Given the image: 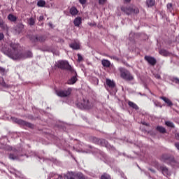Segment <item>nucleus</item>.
<instances>
[{
    "instance_id": "2",
    "label": "nucleus",
    "mask_w": 179,
    "mask_h": 179,
    "mask_svg": "<svg viewBox=\"0 0 179 179\" xmlns=\"http://www.w3.org/2000/svg\"><path fill=\"white\" fill-rule=\"evenodd\" d=\"M161 160L163 163H166V164L170 166H176L177 164V161L174 159V156L170 154H164L161 157Z\"/></svg>"
},
{
    "instance_id": "52",
    "label": "nucleus",
    "mask_w": 179,
    "mask_h": 179,
    "mask_svg": "<svg viewBox=\"0 0 179 179\" xmlns=\"http://www.w3.org/2000/svg\"><path fill=\"white\" fill-rule=\"evenodd\" d=\"M50 24V27L52 26V24Z\"/></svg>"
},
{
    "instance_id": "16",
    "label": "nucleus",
    "mask_w": 179,
    "mask_h": 179,
    "mask_svg": "<svg viewBox=\"0 0 179 179\" xmlns=\"http://www.w3.org/2000/svg\"><path fill=\"white\" fill-rule=\"evenodd\" d=\"M0 87H3L4 89H10V85L6 84L3 78H0Z\"/></svg>"
},
{
    "instance_id": "38",
    "label": "nucleus",
    "mask_w": 179,
    "mask_h": 179,
    "mask_svg": "<svg viewBox=\"0 0 179 179\" xmlns=\"http://www.w3.org/2000/svg\"><path fill=\"white\" fill-rule=\"evenodd\" d=\"M78 62H80L81 61H83V57H82V55H80V54H78Z\"/></svg>"
},
{
    "instance_id": "7",
    "label": "nucleus",
    "mask_w": 179,
    "mask_h": 179,
    "mask_svg": "<svg viewBox=\"0 0 179 179\" xmlns=\"http://www.w3.org/2000/svg\"><path fill=\"white\" fill-rule=\"evenodd\" d=\"M71 93H72V88L71 87H69L67 90L56 91V94L59 97H68L71 96Z\"/></svg>"
},
{
    "instance_id": "15",
    "label": "nucleus",
    "mask_w": 179,
    "mask_h": 179,
    "mask_svg": "<svg viewBox=\"0 0 179 179\" xmlns=\"http://www.w3.org/2000/svg\"><path fill=\"white\" fill-rule=\"evenodd\" d=\"M105 87L107 90L113 89V81L108 78L106 79Z\"/></svg>"
},
{
    "instance_id": "12",
    "label": "nucleus",
    "mask_w": 179,
    "mask_h": 179,
    "mask_svg": "<svg viewBox=\"0 0 179 179\" xmlns=\"http://www.w3.org/2000/svg\"><path fill=\"white\" fill-rule=\"evenodd\" d=\"M47 40V37L44 36H32V41L34 43H37V41H39V43H44Z\"/></svg>"
},
{
    "instance_id": "36",
    "label": "nucleus",
    "mask_w": 179,
    "mask_h": 179,
    "mask_svg": "<svg viewBox=\"0 0 179 179\" xmlns=\"http://www.w3.org/2000/svg\"><path fill=\"white\" fill-rule=\"evenodd\" d=\"M147 4L148 6H155V1L149 0L147 1Z\"/></svg>"
},
{
    "instance_id": "18",
    "label": "nucleus",
    "mask_w": 179,
    "mask_h": 179,
    "mask_svg": "<svg viewBox=\"0 0 179 179\" xmlns=\"http://www.w3.org/2000/svg\"><path fill=\"white\" fill-rule=\"evenodd\" d=\"M69 46L73 50H79V48H80V45L76 42H74V43L70 44Z\"/></svg>"
},
{
    "instance_id": "22",
    "label": "nucleus",
    "mask_w": 179,
    "mask_h": 179,
    "mask_svg": "<svg viewBox=\"0 0 179 179\" xmlns=\"http://www.w3.org/2000/svg\"><path fill=\"white\" fill-rule=\"evenodd\" d=\"M70 13L72 15V16H76V15H78V9L76 7H71L70 9Z\"/></svg>"
},
{
    "instance_id": "3",
    "label": "nucleus",
    "mask_w": 179,
    "mask_h": 179,
    "mask_svg": "<svg viewBox=\"0 0 179 179\" xmlns=\"http://www.w3.org/2000/svg\"><path fill=\"white\" fill-rule=\"evenodd\" d=\"M56 66L60 69H66L70 72H73V69H72V66L69 65V63L67 61H59L56 63Z\"/></svg>"
},
{
    "instance_id": "54",
    "label": "nucleus",
    "mask_w": 179,
    "mask_h": 179,
    "mask_svg": "<svg viewBox=\"0 0 179 179\" xmlns=\"http://www.w3.org/2000/svg\"><path fill=\"white\" fill-rule=\"evenodd\" d=\"M0 8H1V5H0Z\"/></svg>"
},
{
    "instance_id": "50",
    "label": "nucleus",
    "mask_w": 179,
    "mask_h": 179,
    "mask_svg": "<svg viewBox=\"0 0 179 179\" xmlns=\"http://www.w3.org/2000/svg\"><path fill=\"white\" fill-rule=\"evenodd\" d=\"M113 153H117V151H115V148H113Z\"/></svg>"
},
{
    "instance_id": "44",
    "label": "nucleus",
    "mask_w": 179,
    "mask_h": 179,
    "mask_svg": "<svg viewBox=\"0 0 179 179\" xmlns=\"http://www.w3.org/2000/svg\"><path fill=\"white\" fill-rule=\"evenodd\" d=\"M44 20V17L43 15H41L38 18L39 22Z\"/></svg>"
},
{
    "instance_id": "19",
    "label": "nucleus",
    "mask_w": 179,
    "mask_h": 179,
    "mask_svg": "<svg viewBox=\"0 0 179 179\" xmlns=\"http://www.w3.org/2000/svg\"><path fill=\"white\" fill-rule=\"evenodd\" d=\"M128 106H129L131 108H134V110H139V106H138V105H136V103L129 101H128Z\"/></svg>"
},
{
    "instance_id": "47",
    "label": "nucleus",
    "mask_w": 179,
    "mask_h": 179,
    "mask_svg": "<svg viewBox=\"0 0 179 179\" xmlns=\"http://www.w3.org/2000/svg\"><path fill=\"white\" fill-rule=\"evenodd\" d=\"M176 139H178L179 141V133H177L176 134Z\"/></svg>"
},
{
    "instance_id": "11",
    "label": "nucleus",
    "mask_w": 179,
    "mask_h": 179,
    "mask_svg": "<svg viewBox=\"0 0 179 179\" xmlns=\"http://www.w3.org/2000/svg\"><path fill=\"white\" fill-rule=\"evenodd\" d=\"M122 12H124L126 15H132L134 13V10H132V8L131 6H123L121 7Z\"/></svg>"
},
{
    "instance_id": "35",
    "label": "nucleus",
    "mask_w": 179,
    "mask_h": 179,
    "mask_svg": "<svg viewBox=\"0 0 179 179\" xmlns=\"http://www.w3.org/2000/svg\"><path fill=\"white\" fill-rule=\"evenodd\" d=\"M166 8H167V9L169 10V12H171V10H173V3H169L166 5Z\"/></svg>"
},
{
    "instance_id": "29",
    "label": "nucleus",
    "mask_w": 179,
    "mask_h": 179,
    "mask_svg": "<svg viewBox=\"0 0 179 179\" xmlns=\"http://www.w3.org/2000/svg\"><path fill=\"white\" fill-rule=\"evenodd\" d=\"M165 124L166 125V127H169L170 128H175L174 123H173L172 122L166 121L165 122Z\"/></svg>"
},
{
    "instance_id": "41",
    "label": "nucleus",
    "mask_w": 179,
    "mask_h": 179,
    "mask_svg": "<svg viewBox=\"0 0 179 179\" xmlns=\"http://www.w3.org/2000/svg\"><path fill=\"white\" fill-rule=\"evenodd\" d=\"M79 2L81 5H85V3H86V0H79Z\"/></svg>"
},
{
    "instance_id": "27",
    "label": "nucleus",
    "mask_w": 179,
    "mask_h": 179,
    "mask_svg": "<svg viewBox=\"0 0 179 179\" xmlns=\"http://www.w3.org/2000/svg\"><path fill=\"white\" fill-rule=\"evenodd\" d=\"M152 103H154L155 107H159V108H163V105H162V103L160 102H159V101L157 100H152Z\"/></svg>"
},
{
    "instance_id": "51",
    "label": "nucleus",
    "mask_w": 179,
    "mask_h": 179,
    "mask_svg": "<svg viewBox=\"0 0 179 179\" xmlns=\"http://www.w3.org/2000/svg\"><path fill=\"white\" fill-rule=\"evenodd\" d=\"M121 176L124 178V173H121Z\"/></svg>"
},
{
    "instance_id": "25",
    "label": "nucleus",
    "mask_w": 179,
    "mask_h": 179,
    "mask_svg": "<svg viewBox=\"0 0 179 179\" xmlns=\"http://www.w3.org/2000/svg\"><path fill=\"white\" fill-rule=\"evenodd\" d=\"M101 64H102L103 66H106V68L110 67V61H108L107 59L102 60Z\"/></svg>"
},
{
    "instance_id": "37",
    "label": "nucleus",
    "mask_w": 179,
    "mask_h": 179,
    "mask_svg": "<svg viewBox=\"0 0 179 179\" xmlns=\"http://www.w3.org/2000/svg\"><path fill=\"white\" fill-rule=\"evenodd\" d=\"M132 10L133 13H135L136 15H138V13H139V8H132Z\"/></svg>"
},
{
    "instance_id": "43",
    "label": "nucleus",
    "mask_w": 179,
    "mask_h": 179,
    "mask_svg": "<svg viewBox=\"0 0 179 179\" xmlns=\"http://www.w3.org/2000/svg\"><path fill=\"white\" fill-rule=\"evenodd\" d=\"M175 146L178 149V150H179V143H176Z\"/></svg>"
},
{
    "instance_id": "4",
    "label": "nucleus",
    "mask_w": 179,
    "mask_h": 179,
    "mask_svg": "<svg viewBox=\"0 0 179 179\" xmlns=\"http://www.w3.org/2000/svg\"><path fill=\"white\" fill-rule=\"evenodd\" d=\"M120 71L121 78H122V79H124V80H134V76L131 75V73L128 70L123 68H120Z\"/></svg>"
},
{
    "instance_id": "46",
    "label": "nucleus",
    "mask_w": 179,
    "mask_h": 179,
    "mask_svg": "<svg viewBox=\"0 0 179 179\" xmlns=\"http://www.w3.org/2000/svg\"><path fill=\"white\" fill-rule=\"evenodd\" d=\"M88 24L91 27L96 26V23H89Z\"/></svg>"
},
{
    "instance_id": "23",
    "label": "nucleus",
    "mask_w": 179,
    "mask_h": 179,
    "mask_svg": "<svg viewBox=\"0 0 179 179\" xmlns=\"http://www.w3.org/2000/svg\"><path fill=\"white\" fill-rule=\"evenodd\" d=\"M52 177H55V178H53V179H62V176L57 175V174H54V173H50V178H48V179H51V178H52Z\"/></svg>"
},
{
    "instance_id": "39",
    "label": "nucleus",
    "mask_w": 179,
    "mask_h": 179,
    "mask_svg": "<svg viewBox=\"0 0 179 179\" xmlns=\"http://www.w3.org/2000/svg\"><path fill=\"white\" fill-rule=\"evenodd\" d=\"M106 0H99V5H104L106 3Z\"/></svg>"
},
{
    "instance_id": "21",
    "label": "nucleus",
    "mask_w": 179,
    "mask_h": 179,
    "mask_svg": "<svg viewBox=\"0 0 179 179\" xmlns=\"http://www.w3.org/2000/svg\"><path fill=\"white\" fill-rule=\"evenodd\" d=\"M8 71L9 70L6 69L5 68L0 66V75H1L2 76H6Z\"/></svg>"
},
{
    "instance_id": "45",
    "label": "nucleus",
    "mask_w": 179,
    "mask_h": 179,
    "mask_svg": "<svg viewBox=\"0 0 179 179\" xmlns=\"http://www.w3.org/2000/svg\"><path fill=\"white\" fill-rule=\"evenodd\" d=\"M3 38V34L0 33V41Z\"/></svg>"
},
{
    "instance_id": "48",
    "label": "nucleus",
    "mask_w": 179,
    "mask_h": 179,
    "mask_svg": "<svg viewBox=\"0 0 179 179\" xmlns=\"http://www.w3.org/2000/svg\"><path fill=\"white\" fill-rule=\"evenodd\" d=\"M124 2H126V3H129V2H131V0H124Z\"/></svg>"
},
{
    "instance_id": "10",
    "label": "nucleus",
    "mask_w": 179,
    "mask_h": 179,
    "mask_svg": "<svg viewBox=\"0 0 179 179\" xmlns=\"http://www.w3.org/2000/svg\"><path fill=\"white\" fill-rule=\"evenodd\" d=\"M144 59L150 64L152 65V66H155L156 65L157 60H156V58L152 57V56H145Z\"/></svg>"
},
{
    "instance_id": "32",
    "label": "nucleus",
    "mask_w": 179,
    "mask_h": 179,
    "mask_svg": "<svg viewBox=\"0 0 179 179\" xmlns=\"http://www.w3.org/2000/svg\"><path fill=\"white\" fill-rule=\"evenodd\" d=\"M9 159H10L11 160H17V159H19V157H17L13 154H10Z\"/></svg>"
},
{
    "instance_id": "40",
    "label": "nucleus",
    "mask_w": 179,
    "mask_h": 179,
    "mask_svg": "<svg viewBox=\"0 0 179 179\" xmlns=\"http://www.w3.org/2000/svg\"><path fill=\"white\" fill-rule=\"evenodd\" d=\"M155 78H156V79H162V76H160L159 74H155Z\"/></svg>"
},
{
    "instance_id": "17",
    "label": "nucleus",
    "mask_w": 179,
    "mask_h": 179,
    "mask_svg": "<svg viewBox=\"0 0 179 179\" xmlns=\"http://www.w3.org/2000/svg\"><path fill=\"white\" fill-rule=\"evenodd\" d=\"M73 23L74 26H76V27H79V26H80V24H82V18L80 17H76L73 20Z\"/></svg>"
},
{
    "instance_id": "33",
    "label": "nucleus",
    "mask_w": 179,
    "mask_h": 179,
    "mask_svg": "<svg viewBox=\"0 0 179 179\" xmlns=\"http://www.w3.org/2000/svg\"><path fill=\"white\" fill-rule=\"evenodd\" d=\"M171 82H173L174 83H176V85H179V78L177 77H173L171 79Z\"/></svg>"
},
{
    "instance_id": "14",
    "label": "nucleus",
    "mask_w": 179,
    "mask_h": 179,
    "mask_svg": "<svg viewBox=\"0 0 179 179\" xmlns=\"http://www.w3.org/2000/svg\"><path fill=\"white\" fill-rule=\"evenodd\" d=\"M159 99H161V100H163L164 103H166L168 107H172L173 102H171V100H170L169 98L166 96H160Z\"/></svg>"
},
{
    "instance_id": "5",
    "label": "nucleus",
    "mask_w": 179,
    "mask_h": 179,
    "mask_svg": "<svg viewBox=\"0 0 179 179\" xmlns=\"http://www.w3.org/2000/svg\"><path fill=\"white\" fill-rule=\"evenodd\" d=\"M78 107L81 110H90L93 107V103L89 102L87 99H83L81 103L77 104Z\"/></svg>"
},
{
    "instance_id": "6",
    "label": "nucleus",
    "mask_w": 179,
    "mask_h": 179,
    "mask_svg": "<svg viewBox=\"0 0 179 179\" xmlns=\"http://www.w3.org/2000/svg\"><path fill=\"white\" fill-rule=\"evenodd\" d=\"M157 169L165 177H169L170 176H171V171H170V170H169V168H167V166L164 165H158L157 166Z\"/></svg>"
},
{
    "instance_id": "26",
    "label": "nucleus",
    "mask_w": 179,
    "mask_h": 179,
    "mask_svg": "<svg viewBox=\"0 0 179 179\" xmlns=\"http://www.w3.org/2000/svg\"><path fill=\"white\" fill-rule=\"evenodd\" d=\"M0 29H2L3 30L6 29V24H5V22H3V20H2L1 17H0Z\"/></svg>"
},
{
    "instance_id": "42",
    "label": "nucleus",
    "mask_w": 179,
    "mask_h": 179,
    "mask_svg": "<svg viewBox=\"0 0 179 179\" xmlns=\"http://www.w3.org/2000/svg\"><path fill=\"white\" fill-rule=\"evenodd\" d=\"M148 170L150 171H151V173H156V171L155 169H152V168H149Z\"/></svg>"
},
{
    "instance_id": "31",
    "label": "nucleus",
    "mask_w": 179,
    "mask_h": 179,
    "mask_svg": "<svg viewBox=\"0 0 179 179\" xmlns=\"http://www.w3.org/2000/svg\"><path fill=\"white\" fill-rule=\"evenodd\" d=\"M28 23L30 26H34V24L36 23V21L34 20V18L31 17L28 20Z\"/></svg>"
},
{
    "instance_id": "24",
    "label": "nucleus",
    "mask_w": 179,
    "mask_h": 179,
    "mask_svg": "<svg viewBox=\"0 0 179 179\" xmlns=\"http://www.w3.org/2000/svg\"><path fill=\"white\" fill-rule=\"evenodd\" d=\"M8 20H10V22H16L17 18L16 17V16L13 15V14H9L8 15Z\"/></svg>"
},
{
    "instance_id": "30",
    "label": "nucleus",
    "mask_w": 179,
    "mask_h": 179,
    "mask_svg": "<svg viewBox=\"0 0 179 179\" xmlns=\"http://www.w3.org/2000/svg\"><path fill=\"white\" fill-rule=\"evenodd\" d=\"M44 5H45V1L43 0H40L37 3V6L41 8H43V6H44Z\"/></svg>"
},
{
    "instance_id": "20",
    "label": "nucleus",
    "mask_w": 179,
    "mask_h": 179,
    "mask_svg": "<svg viewBox=\"0 0 179 179\" xmlns=\"http://www.w3.org/2000/svg\"><path fill=\"white\" fill-rule=\"evenodd\" d=\"M156 129L160 134H166V132H167V131L166 130V128H164L163 126H157Z\"/></svg>"
},
{
    "instance_id": "34",
    "label": "nucleus",
    "mask_w": 179,
    "mask_h": 179,
    "mask_svg": "<svg viewBox=\"0 0 179 179\" xmlns=\"http://www.w3.org/2000/svg\"><path fill=\"white\" fill-rule=\"evenodd\" d=\"M101 179H111V177L107 173H104L101 176Z\"/></svg>"
},
{
    "instance_id": "49",
    "label": "nucleus",
    "mask_w": 179,
    "mask_h": 179,
    "mask_svg": "<svg viewBox=\"0 0 179 179\" xmlns=\"http://www.w3.org/2000/svg\"><path fill=\"white\" fill-rule=\"evenodd\" d=\"M115 83L113 82V89H115Z\"/></svg>"
},
{
    "instance_id": "13",
    "label": "nucleus",
    "mask_w": 179,
    "mask_h": 179,
    "mask_svg": "<svg viewBox=\"0 0 179 179\" xmlns=\"http://www.w3.org/2000/svg\"><path fill=\"white\" fill-rule=\"evenodd\" d=\"M159 54L162 55V57H170V55H171V53L166 49H159Z\"/></svg>"
},
{
    "instance_id": "8",
    "label": "nucleus",
    "mask_w": 179,
    "mask_h": 179,
    "mask_svg": "<svg viewBox=\"0 0 179 179\" xmlns=\"http://www.w3.org/2000/svg\"><path fill=\"white\" fill-rule=\"evenodd\" d=\"M11 120L14 122H16L17 124H19V125H24V127H28V128H34V125H33L30 122H27L26 121H24L20 119H17L16 117H11Z\"/></svg>"
},
{
    "instance_id": "1",
    "label": "nucleus",
    "mask_w": 179,
    "mask_h": 179,
    "mask_svg": "<svg viewBox=\"0 0 179 179\" xmlns=\"http://www.w3.org/2000/svg\"><path fill=\"white\" fill-rule=\"evenodd\" d=\"M1 51L5 55H7L8 58L14 61L17 59H26V58H31L33 57V53L30 51L22 53L20 45L13 42L10 43L8 47L4 45Z\"/></svg>"
},
{
    "instance_id": "53",
    "label": "nucleus",
    "mask_w": 179,
    "mask_h": 179,
    "mask_svg": "<svg viewBox=\"0 0 179 179\" xmlns=\"http://www.w3.org/2000/svg\"><path fill=\"white\" fill-rule=\"evenodd\" d=\"M138 168L141 169V167H139V166H138Z\"/></svg>"
},
{
    "instance_id": "28",
    "label": "nucleus",
    "mask_w": 179,
    "mask_h": 179,
    "mask_svg": "<svg viewBox=\"0 0 179 179\" xmlns=\"http://www.w3.org/2000/svg\"><path fill=\"white\" fill-rule=\"evenodd\" d=\"M95 141H98L97 143H100L102 146H106V145H107V141H106V140H99L95 138Z\"/></svg>"
},
{
    "instance_id": "9",
    "label": "nucleus",
    "mask_w": 179,
    "mask_h": 179,
    "mask_svg": "<svg viewBox=\"0 0 179 179\" xmlns=\"http://www.w3.org/2000/svg\"><path fill=\"white\" fill-rule=\"evenodd\" d=\"M73 76L67 81V85H75L76 82H78V74L76 73V71L73 69V71H71Z\"/></svg>"
}]
</instances>
